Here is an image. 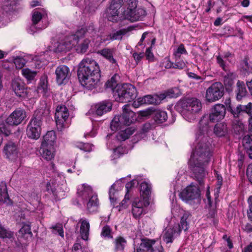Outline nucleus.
<instances>
[{
    "mask_svg": "<svg viewBox=\"0 0 252 252\" xmlns=\"http://www.w3.org/2000/svg\"><path fill=\"white\" fill-rule=\"evenodd\" d=\"M93 31L94 32H92V33L83 35L81 37L79 38L78 43L74 46L75 47L76 51L78 53L83 54L87 52L91 43V40L89 37L94 36V34L96 33V31L94 30V28Z\"/></svg>",
    "mask_w": 252,
    "mask_h": 252,
    "instance_id": "nucleus-20",
    "label": "nucleus"
},
{
    "mask_svg": "<svg viewBox=\"0 0 252 252\" xmlns=\"http://www.w3.org/2000/svg\"><path fill=\"white\" fill-rule=\"evenodd\" d=\"M235 77V74L234 73H230L227 75V77L224 78V84L226 86L231 87L234 84L233 79Z\"/></svg>",
    "mask_w": 252,
    "mask_h": 252,
    "instance_id": "nucleus-50",
    "label": "nucleus"
},
{
    "mask_svg": "<svg viewBox=\"0 0 252 252\" xmlns=\"http://www.w3.org/2000/svg\"><path fill=\"white\" fill-rule=\"evenodd\" d=\"M12 87L16 95L23 99H30L32 97L34 90L26 88L24 83L19 79H14L12 82Z\"/></svg>",
    "mask_w": 252,
    "mask_h": 252,
    "instance_id": "nucleus-13",
    "label": "nucleus"
},
{
    "mask_svg": "<svg viewBox=\"0 0 252 252\" xmlns=\"http://www.w3.org/2000/svg\"><path fill=\"white\" fill-rule=\"evenodd\" d=\"M113 96L117 101L128 102L136 97V90L130 84H123L115 88L113 91Z\"/></svg>",
    "mask_w": 252,
    "mask_h": 252,
    "instance_id": "nucleus-7",
    "label": "nucleus"
},
{
    "mask_svg": "<svg viewBox=\"0 0 252 252\" xmlns=\"http://www.w3.org/2000/svg\"><path fill=\"white\" fill-rule=\"evenodd\" d=\"M50 105L46 101H42L40 107L35 111L32 118L38 119L42 122L43 118L48 117L50 115Z\"/></svg>",
    "mask_w": 252,
    "mask_h": 252,
    "instance_id": "nucleus-24",
    "label": "nucleus"
},
{
    "mask_svg": "<svg viewBox=\"0 0 252 252\" xmlns=\"http://www.w3.org/2000/svg\"><path fill=\"white\" fill-rule=\"evenodd\" d=\"M175 108L186 121L192 122L196 119L202 104L199 100L192 97L180 100Z\"/></svg>",
    "mask_w": 252,
    "mask_h": 252,
    "instance_id": "nucleus-3",
    "label": "nucleus"
},
{
    "mask_svg": "<svg viewBox=\"0 0 252 252\" xmlns=\"http://www.w3.org/2000/svg\"><path fill=\"white\" fill-rule=\"evenodd\" d=\"M134 131L133 127H130L126 128L125 130H121L117 134V138L119 140L125 141L128 139Z\"/></svg>",
    "mask_w": 252,
    "mask_h": 252,
    "instance_id": "nucleus-35",
    "label": "nucleus"
},
{
    "mask_svg": "<svg viewBox=\"0 0 252 252\" xmlns=\"http://www.w3.org/2000/svg\"><path fill=\"white\" fill-rule=\"evenodd\" d=\"M26 117L25 111L20 109H16L7 118L5 125L9 127V126H17L24 120ZM9 129H10L9 128Z\"/></svg>",
    "mask_w": 252,
    "mask_h": 252,
    "instance_id": "nucleus-21",
    "label": "nucleus"
},
{
    "mask_svg": "<svg viewBox=\"0 0 252 252\" xmlns=\"http://www.w3.org/2000/svg\"><path fill=\"white\" fill-rule=\"evenodd\" d=\"M154 110V109L151 108L144 111H141L140 112V115L142 117H148L150 115L153 116Z\"/></svg>",
    "mask_w": 252,
    "mask_h": 252,
    "instance_id": "nucleus-61",
    "label": "nucleus"
},
{
    "mask_svg": "<svg viewBox=\"0 0 252 252\" xmlns=\"http://www.w3.org/2000/svg\"><path fill=\"white\" fill-rule=\"evenodd\" d=\"M56 140V135L54 131H48L44 136L41 145H47L49 146H54Z\"/></svg>",
    "mask_w": 252,
    "mask_h": 252,
    "instance_id": "nucleus-30",
    "label": "nucleus"
},
{
    "mask_svg": "<svg viewBox=\"0 0 252 252\" xmlns=\"http://www.w3.org/2000/svg\"><path fill=\"white\" fill-rule=\"evenodd\" d=\"M242 69L246 73H249L252 71V67L249 64L248 60L247 58H245L241 63Z\"/></svg>",
    "mask_w": 252,
    "mask_h": 252,
    "instance_id": "nucleus-49",
    "label": "nucleus"
},
{
    "mask_svg": "<svg viewBox=\"0 0 252 252\" xmlns=\"http://www.w3.org/2000/svg\"><path fill=\"white\" fill-rule=\"evenodd\" d=\"M240 104L238 105L236 108L232 107L229 111L233 115L235 118H238L242 114V111L240 108Z\"/></svg>",
    "mask_w": 252,
    "mask_h": 252,
    "instance_id": "nucleus-57",
    "label": "nucleus"
},
{
    "mask_svg": "<svg viewBox=\"0 0 252 252\" xmlns=\"http://www.w3.org/2000/svg\"><path fill=\"white\" fill-rule=\"evenodd\" d=\"M243 144L246 150L252 146V137L249 135L245 136L243 139Z\"/></svg>",
    "mask_w": 252,
    "mask_h": 252,
    "instance_id": "nucleus-55",
    "label": "nucleus"
},
{
    "mask_svg": "<svg viewBox=\"0 0 252 252\" xmlns=\"http://www.w3.org/2000/svg\"><path fill=\"white\" fill-rule=\"evenodd\" d=\"M12 235L13 234L11 231L0 224V238H10Z\"/></svg>",
    "mask_w": 252,
    "mask_h": 252,
    "instance_id": "nucleus-46",
    "label": "nucleus"
},
{
    "mask_svg": "<svg viewBox=\"0 0 252 252\" xmlns=\"http://www.w3.org/2000/svg\"><path fill=\"white\" fill-rule=\"evenodd\" d=\"M115 248L116 252H122L124 250L126 241L124 238L121 237H118L116 239L115 241Z\"/></svg>",
    "mask_w": 252,
    "mask_h": 252,
    "instance_id": "nucleus-43",
    "label": "nucleus"
},
{
    "mask_svg": "<svg viewBox=\"0 0 252 252\" xmlns=\"http://www.w3.org/2000/svg\"><path fill=\"white\" fill-rule=\"evenodd\" d=\"M94 26L90 25L86 28L78 29L74 34L66 36L57 43L55 50L56 52H66L69 51L78 43L80 37L94 32Z\"/></svg>",
    "mask_w": 252,
    "mask_h": 252,
    "instance_id": "nucleus-4",
    "label": "nucleus"
},
{
    "mask_svg": "<svg viewBox=\"0 0 252 252\" xmlns=\"http://www.w3.org/2000/svg\"><path fill=\"white\" fill-rule=\"evenodd\" d=\"M65 187V180L64 177L61 174L55 175L54 177L50 180L46 185L47 191L52 193L55 199L60 200L65 196V193L63 190Z\"/></svg>",
    "mask_w": 252,
    "mask_h": 252,
    "instance_id": "nucleus-8",
    "label": "nucleus"
},
{
    "mask_svg": "<svg viewBox=\"0 0 252 252\" xmlns=\"http://www.w3.org/2000/svg\"><path fill=\"white\" fill-rule=\"evenodd\" d=\"M200 195V190L198 188L192 184L188 186L180 193V198L186 202L198 199Z\"/></svg>",
    "mask_w": 252,
    "mask_h": 252,
    "instance_id": "nucleus-16",
    "label": "nucleus"
},
{
    "mask_svg": "<svg viewBox=\"0 0 252 252\" xmlns=\"http://www.w3.org/2000/svg\"><path fill=\"white\" fill-rule=\"evenodd\" d=\"M40 153L43 158L47 160H51L55 157V148L54 146H49L47 145H41Z\"/></svg>",
    "mask_w": 252,
    "mask_h": 252,
    "instance_id": "nucleus-25",
    "label": "nucleus"
},
{
    "mask_svg": "<svg viewBox=\"0 0 252 252\" xmlns=\"http://www.w3.org/2000/svg\"><path fill=\"white\" fill-rule=\"evenodd\" d=\"M25 60L21 57H17L14 60V63L17 68H21L26 64Z\"/></svg>",
    "mask_w": 252,
    "mask_h": 252,
    "instance_id": "nucleus-56",
    "label": "nucleus"
},
{
    "mask_svg": "<svg viewBox=\"0 0 252 252\" xmlns=\"http://www.w3.org/2000/svg\"><path fill=\"white\" fill-rule=\"evenodd\" d=\"M128 0H112L108 11V19L109 21L115 22L119 13V9L122 5H126Z\"/></svg>",
    "mask_w": 252,
    "mask_h": 252,
    "instance_id": "nucleus-18",
    "label": "nucleus"
},
{
    "mask_svg": "<svg viewBox=\"0 0 252 252\" xmlns=\"http://www.w3.org/2000/svg\"><path fill=\"white\" fill-rule=\"evenodd\" d=\"M126 32L125 30H120L116 32L111 34L108 36V37L106 40H120L122 38L123 35L125 34Z\"/></svg>",
    "mask_w": 252,
    "mask_h": 252,
    "instance_id": "nucleus-45",
    "label": "nucleus"
},
{
    "mask_svg": "<svg viewBox=\"0 0 252 252\" xmlns=\"http://www.w3.org/2000/svg\"><path fill=\"white\" fill-rule=\"evenodd\" d=\"M42 122L38 119L33 118L31 120L27 128V134L28 137L37 139L41 134Z\"/></svg>",
    "mask_w": 252,
    "mask_h": 252,
    "instance_id": "nucleus-15",
    "label": "nucleus"
},
{
    "mask_svg": "<svg viewBox=\"0 0 252 252\" xmlns=\"http://www.w3.org/2000/svg\"><path fill=\"white\" fill-rule=\"evenodd\" d=\"M8 199L6 185L5 182H0V201L5 202Z\"/></svg>",
    "mask_w": 252,
    "mask_h": 252,
    "instance_id": "nucleus-42",
    "label": "nucleus"
},
{
    "mask_svg": "<svg viewBox=\"0 0 252 252\" xmlns=\"http://www.w3.org/2000/svg\"><path fill=\"white\" fill-rule=\"evenodd\" d=\"M155 240H145L139 246L136 252H154L153 246L155 244Z\"/></svg>",
    "mask_w": 252,
    "mask_h": 252,
    "instance_id": "nucleus-29",
    "label": "nucleus"
},
{
    "mask_svg": "<svg viewBox=\"0 0 252 252\" xmlns=\"http://www.w3.org/2000/svg\"><path fill=\"white\" fill-rule=\"evenodd\" d=\"M240 107L242 111V114L244 113H246L249 115L251 114L252 109V103L251 102L248 103L247 105L240 104Z\"/></svg>",
    "mask_w": 252,
    "mask_h": 252,
    "instance_id": "nucleus-52",
    "label": "nucleus"
},
{
    "mask_svg": "<svg viewBox=\"0 0 252 252\" xmlns=\"http://www.w3.org/2000/svg\"><path fill=\"white\" fill-rule=\"evenodd\" d=\"M69 116L67 108L64 105L58 106L55 113V119L57 128L62 131L65 126V122Z\"/></svg>",
    "mask_w": 252,
    "mask_h": 252,
    "instance_id": "nucleus-14",
    "label": "nucleus"
},
{
    "mask_svg": "<svg viewBox=\"0 0 252 252\" xmlns=\"http://www.w3.org/2000/svg\"><path fill=\"white\" fill-rule=\"evenodd\" d=\"M249 205V210L248 211V217L250 220H252V195L251 196L248 200Z\"/></svg>",
    "mask_w": 252,
    "mask_h": 252,
    "instance_id": "nucleus-62",
    "label": "nucleus"
},
{
    "mask_svg": "<svg viewBox=\"0 0 252 252\" xmlns=\"http://www.w3.org/2000/svg\"><path fill=\"white\" fill-rule=\"evenodd\" d=\"M236 98L238 100H241L247 94V91L243 82L238 81L237 83Z\"/></svg>",
    "mask_w": 252,
    "mask_h": 252,
    "instance_id": "nucleus-32",
    "label": "nucleus"
},
{
    "mask_svg": "<svg viewBox=\"0 0 252 252\" xmlns=\"http://www.w3.org/2000/svg\"><path fill=\"white\" fill-rule=\"evenodd\" d=\"M151 47L147 48L145 52L146 59L149 61H153L154 58L153 53L151 51Z\"/></svg>",
    "mask_w": 252,
    "mask_h": 252,
    "instance_id": "nucleus-63",
    "label": "nucleus"
},
{
    "mask_svg": "<svg viewBox=\"0 0 252 252\" xmlns=\"http://www.w3.org/2000/svg\"><path fill=\"white\" fill-rule=\"evenodd\" d=\"M52 232L55 234H58L62 237H64L63 230L61 225H56L52 227Z\"/></svg>",
    "mask_w": 252,
    "mask_h": 252,
    "instance_id": "nucleus-54",
    "label": "nucleus"
},
{
    "mask_svg": "<svg viewBox=\"0 0 252 252\" xmlns=\"http://www.w3.org/2000/svg\"><path fill=\"white\" fill-rule=\"evenodd\" d=\"M101 236L105 238L109 239L112 238V230L108 225L104 226L101 232Z\"/></svg>",
    "mask_w": 252,
    "mask_h": 252,
    "instance_id": "nucleus-47",
    "label": "nucleus"
},
{
    "mask_svg": "<svg viewBox=\"0 0 252 252\" xmlns=\"http://www.w3.org/2000/svg\"><path fill=\"white\" fill-rule=\"evenodd\" d=\"M140 195L147 196L148 198L151 192V185L146 181H143L140 184Z\"/></svg>",
    "mask_w": 252,
    "mask_h": 252,
    "instance_id": "nucleus-37",
    "label": "nucleus"
},
{
    "mask_svg": "<svg viewBox=\"0 0 252 252\" xmlns=\"http://www.w3.org/2000/svg\"><path fill=\"white\" fill-rule=\"evenodd\" d=\"M187 54V51L186 50L184 45L182 44L179 46L177 49L174 53V55L177 59H179L181 55Z\"/></svg>",
    "mask_w": 252,
    "mask_h": 252,
    "instance_id": "nucleus-48",
    "label": "nucleus"
},
{
    "mask_svg": "<svg viewBox=\"0 0 252 252\" xmlns=\"http://www.w3.org/2000/svg\"><path fill=\"white\" fill-rule=\"evenodd\" d=\"M122 115L115 116L112 121L110 127L112 131H116L120 129L122 126L129 125L135 120L134 113L130 110L129 105H124Z\"/></svg>",
    "mask_w": 252,
    "mask_h": 252,
    "instance_id": "nucleus-9",
    "label": "nucleus"
},
{
    "mask_svg": "<svg viewBox=\"0 0 252 252\" xmlns=\"http://www.w3.org/2000/svg\"><path fill=\"white\" fill-rule=\"evenodd\" d=\"M112 103L108 100L103 101L96 104L90 111L98 116H102L112 109Z\"/></svg>",
    "mask_w": 252,
    "mask_h": 252,
    "instance_id": "nucleus-22",
    "label": "nucleus"
},
{
    "mask_svg": "<svg viewBox=\"0 0 252 252\" xmlns=\"http://www.w3.org/2000/svg\"><path fill=\"white\" fill-rule=\"evenodd\" d=\"M135 183L138 184V182L136 179H134L126 184V193L124 199L121 202L122 206L125 207V204L126 203L127 201L129 200L130 198V195L128 194L129 189L134 186Z\"/></svg>",
    "mask_w": 252,
    "mask_h": 252,
    "instance_id": "nucleus-41",
    "label": "nucleus"
},
{
    "mask_svg": "<svg viewBox=\"0 0 252 252\" xmlns=\"http://www.w3.org/2000/svg\"><path fill=\"white\" fill-rule=\"evenodd\" d=\"M224 88L221 83L215 82L206 91V99L210 102L220 99L223 95Z\"/></svg>",
    "mask_w": 252,
    "mask_h": 252,
    "instance_id": "nucleus-12",
    "label": "nucleus"
},
{
    "mask_svg": "<svg viewBox=\"0 0 252 252\" xmlns=\"http://www.w3.org/2000/svg\"><path fill=\"white\" fill-rule=\"evenodd\" d=\"M19 0H5L2 6V9L6 13L14 11L19 4Z\"/></svg>",
    "mask_w": 252,
    "mask_h": 252,
    "instance_id": "nucleus-34",
    "label": "nucleus"
},
{
    "mask_svg": "<svg viewBox=\"0 0 252 252\" xmlns=\"http://www.w3.org/2000/svg\"><path fill=\"white\" fill-rule=\"evenodd\" d=\"M199 125L189 164L194 178L201 185L206 175L205 166L210 161L212 155L211 145L208 136L206 135L209 126L203 119L200 121Z\"/></svg>",
    "mask_w": 252,
    "mask_h": 252,
    "instance_id": "nucleus-1",
    "label": "nucleus"
},
{
    "mask_svg": "<svg viewBox=\"0 0 252 252\" xmlns=\"http://www.w3.org/2000/svg\"><path fill=\"white\" fill-rule=\"evenodd\" d=\"M186 66V63L183 61H177V59H176L175 63L173 65V68H177L179 69H182L184 68Z\"/></svg>",
    "mask_w": 252,
    "mask_h": 252,
    "instance_id": "nucleus-60",
    "label": "nucleus"
},
{
    "mask_svg": "<svg viewBox=\"0 0 252 252\" xmlns=\"http://www.w3.org/2000/svg\"><path fill=\"white\" fill-rule=\"evenodd\" d=\"M233 126L236 132H240L244 130V125L240 120H236V122H233Z\"/></svg>",
    "mask_w": 252,
    "mask_h": 252,
    "instance_id": "nucleus-53",
    "label": "nucleus"
},
{
    "mask_svg": "<svg viewBox=\"0 0 252 252\" xmlns=\"http://www.w3.org/2000/svg\"><path fill=\"white\" fill-rule=\"evenodd\" d=\"M21 71L22 75L29 82L34 80L37 75V72L36 71L32 70L28 68H24L22 69Z\"/></svg>",
    "mask_w": 252,
    "mask_h": 252,
    "instance_id": "nucleus-38",
    "label": "nucleus"
},
{
    "mask_svg": "<svg viewBox=\"0 0 252 252\" xmlns=\"http://www.w3.org/2000/svg\"><path fill=\"white\" fill-rule=\"evenodd\" d=\"M55 74L57 83L59 85L66 83L71 75L69 68L65 65H61L57 67Z\"/></svg>",
    "mask_w": 252,
    "mask_h": 252,
    "instance_id": "nucleus-19",
    "label": "nucleus"
},
{
    "mask_svg": "<svg viewBox=\"0 0 252 252\" xmlns=\"http://www.w3.org/2000/svg\"><path fill=\"white\" fill-rule=\"evenodd\" d=\"M79 223L81 224L80 233L81 238L84 240H87L89 237L90 230V223L85 218H82L79 220Z\"/></svg>",
    "mask_w": 252,
    "mask_h": 252,
    "instance_id": "nucleus-27",
    "label": "nucleus"
},
{
    "mask_svg": "<svg viewBox=\"0 0 252 252\" xmlns=\"http://www.w3.org/2000/svg\"><path fill=\"white\" fill-rule=\"evenodd\" d=\"M226 114L225 106L220 103L214 105L211 108L209 115V120L213 123L218 122L222 120Z\"/></svg>",
    "mask_w": 252,
    "mask_h": 252,
    "instance_id": "nucleus-17",
    "label": "nucleus"
},
{
    "mask_svg": "<svg viewBox=\"0 0 252 252\" xmlns=\"http://www.w3.org/2000/svg\"><path fill=\"white\" fill-rule=\"evenodd\" d=\"M143 209L139 207L132 206V213L133 216L135 219L139 218L142 214Z\"/></svg>",
    "mask_w": 252,
    "mask_h": 252,
    "instance_id": "nucleus-51",
    "label": "nucleus"
},
{
    "mask_svg": "<svg viewBox=\"0 0 252 252\" xmlns=\"http://www.w3.org/2000/svg\"><path fill=\"white\" fill-rule=\"evenodd\" d=\"M247 176L249 181L252 184V163L250 164L247 167Z\"/></svg>",
    "mask_w": 252,
    "mask_h": 252,
    "instance_id": "nucleus-64",
    "label": "nucleus"
},
{
    "mask_svg": "<svg viewBox=\"0 0 252 252\" xmlns=\"http://www.w3.org/2000/svg\"><path fill=\"white\" fill-rule=\"evenodd\" d=\"M152 128V126L150 123H145L142 126L140 132L137 134L136 136L140 139L145 138L146 136V133L149 132Z\"/></svg>",
    "mask_w": 252,
    "mask_h": 252,
    "instance_id": "nucleus-44",
    "label": "nucleus"
},
{
    "mask_svg": "<svg viewBox=\"0 0 252 252\" xmlns=\"http://www.w3.org/2000/svg\"><path fill=\"white\" fill-rule=\"evenodd\" d=\"M78 196L86 204L87 210L91 213L97 210L98 206L97 196L94 193L92 187L86 184H83L78 189Z\"/></svg>",
    "mask_w": 252,
    "mask_h": 252,
    "instance_id": "nucleus-5",
    "label": "nucleus"
},
{
    "mask_svg": "<svg viewBox=\"0 0 252 252\" xmlns=\"http://www.w3.org/2000/svg\"><path fill=\"white\" fill-rule=\"evenodd\" d=\"M35 64L36 67L40 68L43 65L47 64V61L46 60L41 61L38 57H36L34 59Z\"/></svg>",
    "mask_w": 252,
    "mask_h": 252,
    "instance_id": "nucleus-58",
    "label": "nucleus"
},
{
    "mask_svg": "<svg viewBox=\"0 0 252 252\" xmlns=\"http://www.w3.org/2000/svg\"><path fill=\"white\" fill-rule=\"evenodd\" d=\"M115 52V50L114 49L105 48L98 51L97 54L104 57L111 63L117 64V61L113 57Z\"/></svg>",
    "mask_w": 252,
    "mask_h": 252,
    "instance_id": "nucleus-28",
    "label": "nucleus"
},
{
    "mask_svg": "<svg viewBox=\"0 0 252 252\" xmlns=\"http://www.w3.org/2000/svg\"><path fill=\"white\" fill-rule=\"evenodd\" d=\"M119 78V75L117 74H114L110 80L107 81L105 84V86H110V83H113V84H118L117 82Z\"/></svg>",
    "mask_w": 252,
    "mask_h": 252,
    "instance_id": "nucleus-59",
    "label": "nucleus"
},
{
    "mask_svg": "<svg viewBox=\"0 0 252 252\" xmlns=\"http://www.w3.org/2000/svg\"><path fill=\"white\" fill-rule=\"evenodd\" d=\"M126 9L124 11L125 18L131 22L138 21L146 15V11L141 8H137L136 0H128L126 3Z\"/></svg>",
    "mask_w": 252,
    "mask_h": 252,
    "instance_id": "nucleus-10",
    "label": "nucleus"
},
{
    "mask_svg": "<svg viewBox=\"0 0 252 252\" xmlns=\"http://www.w3.org/2000/svg\"><path fill=\"white\" fill-rule=\"evenodd\" d=\"M138 102L141 104H158L159 99L156 95H147L138 98Z\"/></svg>",
    "mask_w": 252,
    "mask_h": 252,
    "instance_id": "nucleus-33",
    "label": "nucleus"
},
{
    "mask_svg": "<svg viewBox=\"0 0 252 252\" xmlns=\"http://www.w3.org/2000/svg\"><path fill=\"white\" fill-rule=\"evenodd\" d=\"M153 118L155 122L162 123L167 119V114L165 111L154 109Z\"/></svg>",
    "mask_w": 252,
    "mask_h": 252,
    "instance_id": "nucleus-31",
    "label": "nucleus"
},
{
    "mask_svg": "<svg viewBox=\"0 0 252 252\" xmlns=\"http://www.w3.org/2000/svg\"><path fill=\"white\" fill-rule=\"evenodd\" d=\"M227 132L226 125L224 123H219L214 127V133L218 136H224Z\"/></svg>",
    "mask_w": 252,
    "mask_h": 252,
    "instance_id": "nucleus-39",
    "label": "nucleus"
},
{
    "mask_svg": "<svg viewBox=\"0 0 252 252\" xmlns=\"http://www.w3.org/2000/svg\"><path fill=\"white\" fill-rule=\"evenodd\" d=\"M123 185L120 180L116 181L111 187L109 189V199L111 202H114L118 198V191L122 189Z\"/></svg>",
    "mask_w": 252,
    "mask_h": 252,
    "instance_id": "nucleus-26",
    "label": "nucleus"
},
{
    "mask_svg": "<svg viewBox=\"0 0 252 252\" xmlns=\"http://www.w3.org/2000/svg\"><path fill=\"white\" fill-rule=\"evenodd\" d=\"M3 152L7 158L11 160L16 159L19 152L17 144L12 141H8L3 148Z\"/></svg>",
    "mask_w": 252,
    "mask_h": 252,
    "instance_id": "nucleus-23",
    "label": "nucleus"
},
{
    "mask_svg": "<svg viewBox=\"0 0 252 252\" xmlns=\"http://www.w3.org/2000/svg\"><path fill=\"white\" fill-rule=\"evenodd\" d=\"M149 198L147 196H141L140 197L135 198L133 201L132 206H135L136 207H139L143 209L149 205Z\"/></svg>",
    "mask_w": 252,
    "mask_h": 252,
    "instance_id": "nucleus-36",
    "label": "nucleus"
},
{
    "mask_svg": "<svg viewBox=\"0 0 252 252\" xmlns=\"http://www.w3.org/2000/svg\"><path fill=\"white\" fill-rule=\"evenodd\" d=\"M189 212H185L182 217L179 224L175 225L172 228H166L163 234L162 239L166 243L173 242L174 239L178 236L182 230L186 231L189 228L188 219L190 216Z\"/></svg>",
    "mask_w": 252,
    "mask_h": 252,
    "instance_id": "nucleus-6",
    "label": "nucleus"
},
{
    "mask_svg": "<svg viewBox=\"0 0 252 252\" xmlns=\"http://www.w3.org/2000/svg\"><path fill=\"white\" fill-rule=\"evenodd\" d=\"M78 77L83 87L88 90L95 88L100 78L98 63L92 58L84 59L79 64Z\"/></svg>",
    "mask_w": 252,
    "mask_h": 252,
    "instance_id": "nucleus-2",
    "label": "nucleus"
},
{
    "mask_svg": "<svg viewBox=\"0 0 252 252\" xmlns=\"http://www.w3.org/2000/svg\"><path fill=\"white\" fill-rule=\"evenodd\" d=\"M11 133V130L9 129L5 123L3 122L2 119L0 118V145L3 141V137L2 134H3L5 136H8Z\"/></svg>",
    "mask_w": 252,
    "mask_h": 252,
    "instance_id": "nucleus-40",
    "label": "nucleus"
},
{
    "mask_svg": "<svg viewBox=\"0 0 252 252\" xmlns=\"http://www.w3.org/2000/svg\"><path fill=\"white\" fill-rule=\"evenodd\" d=\"M46 19V14L34 10L32 15V24L28 30V32L33 34L46 28L48 26Z\"/></svg>",
    "mask_w": 252,
    "mask_h": 252,
    "instance_id": "nucleus-11",
    "label": "nucleus"
}]
</instances>
